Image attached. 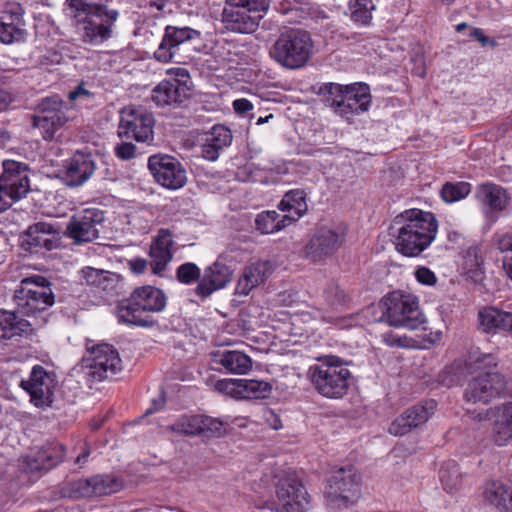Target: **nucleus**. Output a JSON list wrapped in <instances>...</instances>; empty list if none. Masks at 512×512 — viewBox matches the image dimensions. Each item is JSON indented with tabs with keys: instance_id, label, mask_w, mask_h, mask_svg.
Returning a JSON list of instances; mask_svg holds the SVG:
<instances>
[{
	"instance_id": "69168bd1",
	"label": "nucleus",
	"mask_w": 512,
	"mask_h": 512,
	"mask_svg": "<svg viewBox=\"0 0 512 512\" xmlns=\"http://www.w3.org/2000/svg\"><path fill=\"white\" fill-rule=\"evenodd\" d=\"M415 277L418 282L424 285H434L437 281L435 273L424 266L417 268Z\"/></svg>"
},
{
	"instance_id": "c85d7f7f",
	"label": "nucleus",
	"mask_w": 512,
	"mask_h": 512,
	"mask_svg": "<svg viewBox=\"0 0 512 512\" xmlns=\"http://www.w3.org/2000/svg\"><path fill=\"white\" fill-rule=\"evenodd\" d=\"M190 96V87L175 84L171 81H161L153 90L151 98L158 106L181 104Z\"/></svg>"
},
{
	"instance_id": "dca6fc26",
	"label": "nucleus",
	"mask_w": 512,
	"mask_h": 512,
	"mask_svg": "<svg viewBox=\"0 0 512 512\" xmlns=\"http://www.w3.org/2000/svg\"><path fill=\"white\" fill-rule=\"evenodd\" d=\"M119 12L114 9L102 7L99 15L89 16L80 22L78 30L82 32V41L87 44H100L112 36V27L118 19Z\"/></svg>"
},
{
	"instance_id": "39448f33",
	"label": "nucleus",
	"mask_w": 512,
	"mask_h": 512,
	"mask_svg": "<svg viewBox=\"0 0 512 512\" xmlns=\"http://www.w3.org/2000/svg\"><path fill=\"white\" fill-rule=\"evenodd\" d=\"M200 40L201 32L198 30L187 26L168 25L153 57L160 63L187 64L197 52L194 44Z\"/></svg>"
},
{
	"instance_id": "9b49d317",
	"label": "nucleus",
	"mask_w": 512,
	"mask_h": 512,
	"mask_svg": "<svg viewBox=\"0 0 512 512\" xmlns=\"http://www.w3.org/2000/svg\"><path fill=\"white\" fill-rule=\"evenodd\" d=\"M154 117L141 106H127L121 110L118 134L138 142L153 139Z\"/></svg>"
},
{
	"instance_id": "4be33fe9",
	"label": "nucleus",
	"mask_w": 512,
	"mask_h": 512,
	"mask_svg": "<svg viewBox=\"0 0 512 512\" xmlns=\"http://www.w3.org/2000/svg\"><path fill=\"white\" fill-rule=\"evenodd\" d=\"M231 277L230 268L216 261L204 269L203 276L195 288V294L201 299H206L215 291L224 288L231 281Z\"/></svg>"
},
{
	"instance_id": "e433bc0d",
	"label": "nucleus",
	"mask_w": 512,
	"mask_h": 512,
	"mask_svg": "<svg viewBox=\"0 0 512 512\" xmlns=\"http://www.w3.org/2000/svg\"><path fill=\"white\" fill-rule=\"evenodd\" d=\"M290 224L288 216L280 215L276 211H263L255 219V227L262 234L278 232Z\"/></svg>"
},
{
	"instance_id": "2f4dec72",
	"label": "nucleus",
	"mask_w": 512,
	"mask_h": 512,
	"mask_svg": "<svg viewBox=\"0 0 512 512\" xmlns=\"http://www.w3.org/2000/svg\"><path fill=\"white\" fill-rule=\"evenodd\" d=\"M483 497L499 512H512V488L499 480H489L484 484Z\"/></svg>"
},
{
	"instance_id": "a878e982",
	"label": "nucleus",
	"mask_w": 512,
	"mask_h": 512,
	"mask_svg": "<svg viewBox=\"0 0 512 512\" xmlns=\"http://www.w3.org/2000/svg\"><path fill=\"white\" fill-rule=\"evenodd\" d=\"M231 130L221 124L215 125L207 133L205 142L199 146H195L201 152L204 160H217L221 152L228 148L232 143Z\"/></svg>"
},
{
	"instance_id": "ddd939ff",
	"label": "nucleus",
	"mask_w": 512,
	"mask_h": 512,
	"mask_svg": "<svg viewBox=\"0 0 512 512\" xmlns=\"http://www.w3.org/2000/svg\"><path fill=\"white\" fill-rule=\"evenodd\" d=\"M104 212L87 208L76 213L67 224V235L76 243L92 242L99 238L103 227Z\"/></svg>"
},
{
	"instance_id": "bb28decb",
	"label": "nucleus",
	"mask_w": 512,
	"mask_h": 512,
	"mask_svg": "<svg viewBox=\"0 0 512 512\" xmlns=\"http://www.w3.org/2000/svg\"><path fill=\"white\" fill-rule=\"evenodd\" d=\"M477 326L487 334H497L512 331V313L487 306L479 310Z\"/></svg>"
},
{
	"instance_id": "c03bdc74",
	"label": "nucleus",
	"mask_w": 512,
	"mask_h": 512,
	"mask_svg": "<svg viewBox=\"0 0 512 512\" xmlns=\"http://www.w3.org/2000/svg\"><path fill=\"white\" fill-rule=\"evenodd\" d=\"M93 483L94 496L109 495L119 491L122 483L111 475H96L91 477Z\"/></svg>"
},
{
	"instance_id": "4c0bfd02",
	"label": "nucleus",
	"mask_w": 512,
	"mask_h": 512,
	"mask_svg": "<svg viewBox=\"0 0 512 512\" xmlns=\"http://www.w3.org/2000/svg\"><path fill=\"white\" fill-rule=\"evenodd\" d=\"M68 6V15L75 20V24L78 25L89 16L99 15L104 5L98 3H91L87 0H66Z\"/></svg>"
},
{
	"instance_id": "13d9d810",
	"label": "nucleus",
	"mask_w": 512,
	"mask_h": 512,
	"mask_svg": "<svg viewBox=\"0 0 512 512\" xmlns=\"http://www.w3.org/2000/svg\"><path fill=\"white\" fill-rule=\"evenodd\" d=\"M63 101L58 96L47 97L38 105L40 114H52V112L65 113Z\"/></svg>"
},
{
	"instance_id": "0eeeda50",
	"label": "nucleus",
	"mask_w": 512,
	"mask_h": 512,
	"mask_svg": "<svg viewBox=\"0 0 512 512\" xmlns=\"http://www.w3.org/2000/svg\"><path fill=\"white\" fill-rule=\"evenodd\" d=\"M17 311L25 316L44 314L55 302L50 282L43 276L24 278L15 290Z\"/></svg>"
},
{
	"instance_id": "a19ab883",
	"label": "nucleus",
	"mask_w": 512,
	"mask_h": 512,
	"mask_svg": "<svg viewBox=\"0 0 512 512\" xmlns=\"http://www.w3.org/2000/svg\"><path fill=\"white\" fill-rule=\"evenodd\" d=\"M200 423H202V415H183L168 429L178 434L195 436L199 435Z\"/></svg>"
},
{
	"instance_id": "3c124183",
	"label": "nucleus",
	"mask_w": 512,
	"mask_h": 512,
	"mask_svg": "<svg viewBox=\"0 0 512 512\" xmlns=\"http://www.w3.org/2000/svg\"><path fill=\"white\" fill-rule=\"evenodd\" d=\"M177 280L185 285H191L201 280V272L199 267L192 262L181 264L176 270Z\"/></svg>"
},
{
	"instance_id": "393cba45",
	"label": "nucleus",
	"mask_w": 512,
	"mask_h": 512,
	"mask_svg": "<svg viewBox=\"0 0 512 512\" xmlns=\"http://www.w3.org/2000/svg\"><path fill=\"white\" fill-rule=\"evenodd\" d=\"M148 168L163 187L178 189L186 183V170L180 162H148Z\"/></svg>"
},
{
	"instance_id": "aec40b11",
	"label": "nucleus",
	"mask_w": 512,
	"mask_h": 512,
	"mask_svg": "<svg viewBox=\"0 0 512 512\" xmlns=\"http://www.w3.org/2000/svg\"><path fill=\"white\" fill-rule=\"evenodd\" d=\"M0 186L15 200H20L30 191L29 167L22 162H2Z\"/></svg>"
},
{
	"instance_id": "f03ea898",
	"label": "nucleus",
	"mask_w": 512,
	"mask_h": 512,
	"mask_svg": "<svg viewBox=\"0 0 512 512\" xmlns=\"http://www.w3.org/2000/svg\"><path fill=\"white\" fill-rule=\"evenodd\" d=\"M316 93L326 107L348 122L355 115L367 112L371 104L369 87L362 83L351 85L323 83Z\"/></svg>"
},
{
	"instance_id": "bf43d9fd",
	"label": "nucleus",
	"mask_w": 512,
	"mask_h": 512,
	"mask_svg": "<svg viewBox=\"0 0 512 512\" xmlns=\"http://www.w3.org/2000/svg\"><path fill=\"white\" fill-rule=\"evenodd\" d=\"M24 13H25V10L20 4L12 3L6 7V10L4 11L1 18L11 21V22H15L17 25L23 27L24 26V20H23Z\"/></svg>"
},
{
	"instance_id": "a18cd8bd",
	"label": "nucleus",
	"mask_w": 512,
	"mask_h": 512,
	"mask_svg": "<svg viewBox=\"0 0 512 512\" xmlns=\"http://www.w3.org/2000/svg\"><path fill=\"white\" fill-rule=\"evenodd\" d=\"M271 265L266 261H258L248 265L242 276L245 277L255 287L263 283L270 274Z\"/></svg>"
},
{
	"instance_id": "412c9836",
	"label": "nucleus",
	"mask_w": 512,
	"mask_h": 512,
	"mask_svg": "<svg viewBox=\"0 0 512 512\" xmlns=\"http://www.w3.org/2000/svg\"><path fill=\"white\" fill-rule=\"evenodd\" d=\"M290 169H294L299 172L303 168L304 162H288ZM288 167H277V171L266 168H260L255 162H245L239 166L235 171V176L238 181L242 182H259L263 184L276 183L280 180V175H284L288 172Z\"/></svg>"
},
{
	"instance_id": "864d4df0",
	"label": "nucleus",
	"mask_w": 512,
	"mask_h": 512,
	"mask_svg": "<svg viewBox=\"0 0 512 512\" xmlns=\"http://www.w3.org/2000/svg\"><path fill=\"white\" fill-rule=\"evenodd\" d=\"M469 364L478 370L495 368L498 364V357L493 353L473 352L469 355Z\"/></svg>"
},
{
	"instance_id": "5fc2aeb1",
	"label": "nucleus",
	"mask_w": 512,
	"mask_h": 512,
	"mask_svg": "<svg viewBox=\"0 0 512 512\" xmlns=\"http://www.w3.org/2000/svg\"><path fill=\"white\" fill-rule=\"evenodd\" d=\"M211 384L214 391L240 399V379H219Z\"/></svg>"
},
{
	"instance_id": "f257e3e1",
	"label": "nucleus",
	"mask_w": 512,
	"mask_h": 512,
	"mask_svg": "<svg viewBox=\"0 0 512 512\" xmlns=\"http://www.w3.org/2000/svg\"><path fill=\"white\" fill-rule=\"evenodd\" d=\"M396 250L404 256L416 257L435 240L438 221L435 215L421 209H407L393 220Z\"/></svg>"
},
{
	"instance_id": "4468645a",
	"label": "nucleus",
	"mask_w": 512,
	"mask_h": 512,
	"mask_svg": "<svg viewBox=\"0 0 512 512\" xmlns=\"http://www.w3.org/2000/svg\"><path fill=\"white\" fill-rule=\"evenodd\" d=\"M55 375L48 372L41 365H35L30 373L29 379L20 383L30 395V402L37 408L49 407L53 402Z\"/></svg>"
},
{
	"instance_id": "7ed1b4c3",
	"label": "nucleus",
	"mask_w": 512,
	"mask_h": 512,
	"mask_svg": "<svg viewBox=\"0 0 512 512\" xmlns=\"http://www.w3.org/2000/svg\"><path fill=\"white\" fill-rule=\"evenodd\" d=\"M164 292L154 286H141L130 297L117 305V317L120 323L147 327L152 324L148 313L160 312L166 306Z\"/></svg>"
},
{
	"instance_id": "f8f14e48",
	"label": "nucleus",
	"mask_w": 512,
	"mask_h": 512,
	"mask_svg": "<svg viewBox=\"0 0 512 512\" xmlns=\"http://www.w3.org/2000/svg\"><path fill=\"white\" fill-rule=\"evenodd\" d=\"M345 231L339 227H319L303 249L304 257L318 263L331 257L344 243Z\"/></svg>"
},
{
	"instance_id": "1a4fd4ad",
	"label": "nucleus",
	"mask_w": 512,
	"mask_h": 512,
	"mask_svg": "<svg viewBox=\"0 0 512 512\" xmlns=\"http://www.w3.org/2000/svg\"><path fill=\"white\" fill-rule=\"evenodd\" d=\"M360 476L352 467L335 470L327 481L325 505L332 511L348 508L359 495Z\"/></svg>"
},
{
	"instance_id": "774afa93",
	"label": "nucleus",
	"mask_w": 512,
	"mask_h": 512,
	"mask_svg": "<svg viewBox=\"0 0 512 512\" xmlns=\"http://www.w3.org/2000/svg\"><path fill=\"white\" fill-rule=\"evenodd\" d=\"M135 145L132 143H122L115 148L116 156L120 159H129L134 156Z\"/></svg>"
},
{
	"instance_id": "de8ad7c7",
	"label": "nucleus",
	"mask_w": 512,
	"mask_h": 512,
	"mask_svg": "<svg viewBox=\"0 0 512 512\" xmlns=\"http://www.w3.org/2000/svg\"><path fill=\"white\" fill-rule=\"evenodd\" d=\"M24 36L23 27L0 17V42L10 44L22 40Z\"/></svg>"
},
{
	"instance_id": "680f3d73",
	"label": "nucleus",
	"mask_w": 512,
	"mask_h": 512,
	"mask_svg": "<svg viewBox=\"0 0 512 512\" xmlns=\"http://www.w3.org/2000/svg\"><path fill=\"white\" fill-rule=\"evenodd\" d=\"M72 490H73V493L75 494V497H78V498L92 497V496H94L93 492L95 491V490H93V483L91 481V477L79 479V480L75 481L72 484Z\"/></svg>"
},
{
	"instance_id": "58836bf2",
	"label": "nucleus",
	"mask_w": 512,
	"mask_h": 512,
	"mask_svg": "<svg viewBox=\"0 0 512 512\" xmlns=\"http://www.w3.org/2000/svg\"><path fill=\"white\" fill-rule=\"evenodd\" d=\"M439 477L444 490L448 493L459 490L463 483V475L458 464L454 461L447 462L442 466Z\"/></svg>"
},
{
	"instance_id": "6e6552de",
	"label": "nucleus",
	"mask_w": 512,
	"mask_h": 512,
	"mask_svg": "<svg viewBox=\"0 0 512 512\" xmlns=\"http://www.w3.org/2000/svg\"><path fill=\"white\" fill-rule=\"evenodd\" d=\"M379 308L391 326L415 330L425 323L418 299L411 294L391 292L380 301Z\"/></svg>"
},
{
	"instance_id": "0e129e2a",
	"label": "nucleus",
	"mask_w": 512,
	"mask_h": 512,
	"mask_svg": "<svg viewBox=\"0 0 512 512\" xmlns=\"http://www.w3.org/2000/svg\"><path fill=\"white\" fill-rule=\"evenodd\" d=\"M82 275L88 285L100 287L104 270L95 269L93 267H85L82 269Z\"/></svg>"
},
{
	"instance_id": "e2e57ef3",
	"label": "nucleus",
	"mask_w": 512,
	"mask_h": 512,
	"mask_svg": "<svg viewBox=\"0 0 512 512\" xmlns=\"http://www.w3.org/2000/svg\"><path fill=\"white\" fill-rule=\"evenodd\" d=\"M167 74L171 76L169 81L175 84H184L185 86H191V77L187 69L185 68H171L167 70Z\"/></svg>"
},
{
	"instance_id": "4d7b16f0",
	"label": "nucleus",
	"mask_w": 512,
	"mask_h": 512,
	"mask_svg": "<svg viewBox=\"0 0 512 512\" xmlns=\"http://www.w3.org/2000/svg\"><path fill=\"white\" fill-rule=\"evenodd\" d=\"M227 4L243 7L251 14L263 15L270 6V0H226Z\"/></svg>"
},
{
	"instance_id": "20e7f679",
	"label": "nucleus",
	"mask_w": 512,
	"mask_h": 512,
	"mask_svg": "<svg viewBox=\"0 0 512 512\" xmlns=\"http://www.w3.org/2000/svg\"><path fill=\"white\" fill-rule=\"evenodd\" d=\"M349 369L336 356H326L317 360L307 371V378L322 396L341 398L348 389Z\"/></svg>"
},
{
	"instance_id": "423d86ee",
	"label": "nucleus",
	"mask_w": 512,
	"mask_h": 512,
	"mask_svg": "<svg viewBox=\"0 0 512 512\" xmlns=\"http://www.w3.org/2000/svg\"><path fill=\"white\" fill-rule=\"evenodd\" d=\"M312 53L313 41L309 32L299 28L282 31L270 50L271 57L290 70L304 67Z\"/></svg>"
},
{
	"instance_id": "72a5a7b5",
	"label": "nucleus",
	"mask_w": 512,
	"mask_h": 512,
	"mask_svg": "<svg viewBox=\"0 0 512 512\" xmlns=\"http://www.w3.org/2000/svg\"><path fill=\"white\" fill-rule=\"evenodd\" d=\"M477 199L492 211H503L509 201L507 191L499 185L481 184L476 190Z\"/></svg>"
},
{
	"instance_id": "cd10ccee",
	"label": "nucleus",
	"mask_w": 512,
	"mask_h": 512,
	"mask_svg": "<svg viewBox=\"0 0 512 512\" xmlns=\"http://www.w3.org/2000/svg\"><path fill=\"white\" fill-rule=\"evenodd\" d=\"M51 224L46 222H37L30 225L20 236L21 247L25 251L33 252L38 248L51 250L54 248V240L50 235L54 234Z\"/></svg>"
},
{
	"instance_id": "7c9ffc66",
	"label": "nucleus",
	"mask_w": 512,
	"mask_h": 512,
	"mask_svg": "<svg viewBox=\"0 0 512 512\" xmlns=\"http://www.w3.org/2000/svg\"><path fill=\"white\" fill-rule=\"evenodd\" d=\"M33 331V324L19 317L16 312L0 310V339L28 336Z\"/></svg>"
},
{
	"instance_id": "f3484780",
	"label": "nucleus",
	"mask_w": 512,
	"mask_h": 512,
	"mask_svg": "<svg viewBox=\"0 0 512 512\" xmlns=\"http://www.w3.org/2000/svg\"><path fill=\"white\" fill-rule=\"evenodd\" d=\"M276 496L285 512H304L309 506L306 488L295 476L282 477L276 485Z\"/></svg>"
},
{
	"instance_id": "338daca9",
	"label": "nucleus",
	"mask_w": 512,
	"mask_h": 512,
	"mask_svg": "<svg viewBox=\"0 0 512 512\" xmlns=\"http://www.w3.org/2000/svg\"><path fill=\"white\" fill-rule=\"evenodd\" d=\"M383 342L390 347H406L407 338L393 332H386L382 334Z\"/></svg>"
},
{
	"instance_id": "6e6d98bb",
	"label": "nucleus",
	"mask_w": 512,
	"mask_h": 512,
	"mask_svg": "<svg viewBox=\"0 0 512 512\" xmlns=\"http://www.w3.org/2000/svg\"><path fill=\"white\" fill-rule=\"evenodd\" d=\"M200 426L199 435L219 437L224 433L223 423L216 418L202 415Z\"/></svg>"
},
{
	"instance_id": "603ef678",
	"label": "nucleus",
	"mask_w": 512,
	"mask_h": 512,
	"mask_svg": "<svg viewBox=\"0 0 512 512\" xmlns=\"http://www.w3.org/2000/svg\"><path fill=\"white\" fill-rule=\"evenodd\" d=\"M323 296L331 306L343 305L347 300V294L343 288L334 280L327 283Z\"/></svg>"
},
{
	"instance_id": "8fccbe9b",
	"label": "nucleus",
	"mask_w": 512,
	"mask_h": 512,
	"mask_svg": "<svg viewBox=\"0 0 512 512\" xmlns=\"http://www.w3.org/2000/svg\"><path fill=\"white\" fill-rule=\"evenodd\" d=\"M99 288L108 295H120L124 291L123 278L117 273L104 271Z\"/></svg>"
},
{
	"instance_id": "2eb2a0df",
	"label": "nucleus",
	"mask_w": 512,
	"mask_h": 512,
	"mask_svg": "<svg viewBox=\"0 0 512 512\" xmlns=\"http://www.w3.org/2000/svg\"><path fill=\"white\" fill-rule=\"evenodd\" d=\"M505 389L502 374L487 371L471 379L464 392V399L471 403L487 404L500 396Z\"/></svg>"
},
{
	"instance_id": "f704fd0d",
	"label": "nucleus",
	"mask_w": 512,
	"mask_h": 512,
	"mask_svg": "<svg viewBox=\"0 0 512 512\" xmlns=\"http://www.w3.org/2000/svg\"><path fill=\"white\" fill-rule=\"evenodd\" d=\"M281 211L288 212L289 223L297 221L307 211L306 195L303 190L288 191L278 204Z\"/></svg>"
},
{
	"instance_id": "5701e85b",
	"label": "nucleus",
	"mask_w": 512,
	"mask_h": 512,
	"mask_svg": "<svg viewBox=\"0 0 512 512\" xmlns=\"http://www.w3.org/2000/svg\"><path fill=\"white\" fill-rule=\"evenodd\" d=\"M491 440L497 446H505L512 439V402L491 408Z\"/></svg>"
},
{
	"instance_id": "473e14b6",
	"label": "nucleus",
	"mask_w": 512,
	"mask_h": 512,
	"mask_svg": "<svg viewBox=\"0 0 512 512\" xmlns=\"http://www.w3.org/2000/svg\"><path fill=\"white\" fill-rule=\"evenodd\" d=\"M214 362L231 374L244 375L252 369L251 357L238 350L218 352L214 355Z\"/></svg>"
},
{
	"instance_id": "6ab92c4d",
	"label": "nucleus",
	"mask_w": 512,
	"mask_h": 512,
	"mask_svg": "<svg viewBox=\"0 0 512 512\" xmlns=\"http://www.w3.org/2000/svg\"><path fill=\"white\" fill-rule=\"evenodd\" d=\"M65 455L66 448L62 444L49 443L22 457L19 466L26 473L47 471L62 462Z\"/></svg>"
},
{
	"instance_id": "c756f323",
	"label": "nucleus",
	"mask_w": 512,
	"mask_h": 512,
	"mask_svg": "<svg viewBox=\"0 0 512 512\" xmlns=\"http://www.w3.org/2000/svg\"><path fill=\"white\" fill-rule=\"evenodd\" d=\"M62 168L55 170L51 176L60 179L67 186L82 185L93 174L94 162H65Z\"/></svg>"
},
{
	"instance_id": "052dcab7",
	"label": "nucleus",
	"mask_w": 512,
	"mask_h": 512,
	"mask_svg": "<svg viewBox=\"0 0 512 512\" xmlns=\"http://www.w3.org/2000/svg\"><path fill=\"white\" fill-rule=\"evenodd\" d=\"M174 245L173 235L168 229H160L154 241L151 244V247L164 250V251H172V247Z\"/></svg>"
},
{
	"instance_id": "b1692460",
	"label": "nucleus",
	"mask_w": 512,
	"mask_h": 512,
	"mask_svg": "<svg viewBox=\"0 0 512 512\" xmlns=\"http://www.w3.org/2000/svg\"><path fill=\"white\" fill-rule=\"evenodd\" d=\"M263 15L251 14L243 7L227 4L223 9L222 20L228 30L249 34L259 26Z\"/></svg>"
},
{
	"instance_id": "37998d69",
	"label": "nucleus",
	"mask_w": 512,
	"mask_h": 512,
	"mask_svg": "<svg viewBox=\"0 0 512 512\" xmlns=\"http://www.w3.org/2000/svg\"><path fill=\"white\" fill-rule=\"evenodd\" d=\"M471 185L468 182H446L441 189V197L447 203L460 201L469 195Z\"/></svg>"
},
{
	"instance_id": "49530a36",
	"label": "nucleus",
	"mask_w": 512,
	"mask_h": 512,
	"mask_svg": "<svg viewBox=\"0 0 512 512\" xmlns=\"http://www.w3.org/2000/svg\"><path fill=\"white\" fill-rule=\"evenodd\" d=\"M463 260V265L467 273H471L473 276H477L479 272L482 273L484 257L480 247L471 246L465 250Z\"/></svg>"
},
{
	"instance_id": "a211bd4d",
	"label": "nucleus",
	"mask_w": 512,
	"mask_h": 512,
	"mask_svg": "<svg viewBox=\"0 0 512 512\" xmlns=\"http://www.w3.org/2000/svg\"><path fill=\"white\" fill-rule=\"evenodd\" d=\"M437 402L426 399L406 409L397 417L389 427V433L394 436H403L412 429L425 424L435 413Z\"/></svg>"
},
{
	"instance_id": "09e8293b",
	"label": "nucleus",
	"mask_w": 512,
	"mask_h": 512,
	"mask_svg": "<svg viewBox=\"0 0 512 512\" xmlns=\"http://www.w3.org/2000/svg\"><path fill=\"white\" fill-rule=\"evenodd\" d=\"M150 267L155 275H161L167 268V265L173 258V251H164L154 247H150Z\"/></svg>"
},
{
	"instance_id": "ea45409f",
	"label": "nucleus",
	"mask_w": 512,
	"mask_h": 512,
	"mask_svg": "<svg viewBox=\"0 0 512 512\" xmlns=\"http://www.w3.org/2000/svg\"><path fill=\"white\" fill-rule=\"evenodd\" d=\"M240 399H263L269 396L272 386L269 382L255 379H240Z\"/></svg>"
},
{
	"instance_id": "79ce46f5",
	"label": "nucleus",
	"mask_w": 512,
	"mask_h": 512,
	"mask_svg": "<svg viewBox=\"0 0 512 512\" xmlns=\"http://www.w3.org/2000/svg\"><path fill=\"white\" fill-rule=\"evenodd\" d=\"M348 8L355 23L367 25L372 19L371 12L375 6L372 0H349Z\"/></svg>"
},
{
	"instance_id": "9d476101",
	"label": "nucleus",
	"mask_w": 512,
	"mask_h": 512,
	"mask_svg": "<svg viewBox=\"0 0 512 512\" xmlns=\"http://www.w3.org/2000/svg\"><path fill=\"white\" fill-rule=\"evenodd\" d=\"M83 366L88 369L92 381L101 382L121 371L122 361L112 345L98 344L88 348V354L83 358Z\"/></svg>"
},
{
	"instance_id": "c9c22d12",
	"label": "nucleus",
	"mask_w": 512,
	"mask_h": 512,
	"mask_svg": "<svg viewBox=\"0 0 512 512\" xmlns=\"http://www.w3.org/2000/svg\"><path fill=\"white\" fill-rule=\"evenodd\" d=\"M68 121L65 113L52 112V114H39L33 117V126L41 129L42 137L51 140L57 130Z\"/></svg>"
}]
</instances>
